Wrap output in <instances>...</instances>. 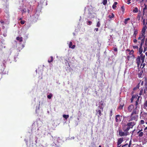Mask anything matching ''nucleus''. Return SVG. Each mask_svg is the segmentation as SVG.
Here are the masks:
<instances>
[{"label":"nucleus","instance_id":"nucleus-24","mask_svg":"<svg viewBox=\"0 0 147 147\" xmlns=\"http://www.w3.org/2000/svg\"><path fill=\"white\" fill-rule=\"evenodd\" d=\"M143 71H140V73L138 74V77L139 78H142L143 77Z\"/></svg>","mask_w":147,"mask_h":147},{"label":"nucleus","instance_id":"nucleus-58","mask_svg":"<svg viewBox=\"0 0 147 147\" xmlns=\"http://www.w3.org/2000/svg\"><path fill=\"white\" fill-rule=\"evenodd\" d=\"M41 123V121H38L37 123H36V124H37V125H38V123ZM38 126V125H37Z\"/></svg>","mask_w":147,"mask_h":147},{"label":"nucleus","instance_id":"nucleus-63","mask_svg":"<svg viewBox=\"0 0 147 147\" xmlns=\"http://www.w3.org/2000/svg\"><path fill=\"white\" fill-rule=\"evenodd\" d=\"M147 126L144 129V130H147Z\"/></svg>","mask_w":147,"mask_h":147},{"label":"nucleus","instance_id":"nucleus-49","mask_svg":"<svg viewBox=\"0 0 147 147\" xmlns=\"http://www.w3.org/2000/svg\"><path fill=\"white\" fill-rule=\"evenodd\" d=\"M143 25L144 26H145V19H144L143 20Z\"/></svg>","mask_w":147,"mask_h":147},{"label":"nucleus","instance_id":"nucleus-13","mask_svg":"<svg viewBox=\"0 0 147 147\" xmlns=\"http://www.w3.org/2000/svg\"><path fill=\"white\" fill-rule=\"evenodd\" d=\"M124 138L123 137L120 138H118V141L117 142V145L119 146L123 141Z\"/></svg>","mask_w":147,"mask_h":147},{"label":"nucleus","instance_id":"nucleus-42","mask_svg":"<svg viewBox=\"0 0 147 147\" xmlns=\"http://www.w3.org/2000/svg\"><path fill=\"white\" fill-rule=\"evenodd\" d=\"M72 42H70L69 43V48H70L72 46Z\"/></svg>","mask_w":147,"mask_h":147},{"label":"nucleus","instance_id":"nucleus-20","mask_svg":"<svg viewBox=\"0 0 147 147\" xmlns=\"http://www.w3.org/2000/svg\"><path fill=\"white\" fill-rule=\"evenodd\" d=\"M144 5H145V7L143 9V15H144V14L146 13L147 14V5H145V4H144Z\"/></svg>","mask_w":147,"mask_h":147},{"label":"nucleus","instance_id":"nucleus-22","mask_svg":"<svg viewBox=\"0 0 147 147\" xmlns=\"http://www.w3.org/2000/svg\"><path fill=\"white\" fill-rule=\"evenodd\" d=\"M138 9L137 7H135L133 10L134 13H137L138 12Z\"/></svg>","mask_w":147,"mask_h":147},{"label":"nucleus","instance_id":"nucleus-5","mask_svg":"<svg viewBox=\"0 0 147 147\" xmlns=\"http://www.w3.org/2000/svg\"><path fill=\"white\" fill-rule=\"evenodd\" d=\"M138 118V115L136 114L131 113V116L127 117V120L129 122L131 121H136Z\"/></svg>","mask_w":147,"mask_h":147},{"label":"nucleus","instance_id":"nucleus-43","mask_svg":"<svg viewBox=\"0 0 147 147\" xmlns=\"http://www.w3.org/2000/svg\"><path fill=\"white\" fill-rule=\"evenodd\" d=\"M39 106H37L36 107V112L37 113V111L39 110Z\"/></svg>","mask_w":147,"mask_h":147},{"label":"nucleus","instance_id":"nucleus-7","mask_svg":"<svg viewBox=\"0 0 147 147\" xmlns=\"http://www.w3.org/2000/svg\"><path fill=\"white\" fill-rule=\"evenodd\" d=\"M119 136L121 137L126 136L129 134L128 132H126L124 131H123L121 130H119Z\"/></svg>","mask_w":147,"mask_h":147},{"label":"nucleus","instance_id":"nucleus-45","mask_svg":"<svg viewBox=\"0 0 147 147\" xmlns=\"http://www.w3.org/2000/svg\"><path fill=\"white\" fill-rule=\"evenodd\" d=\"M112 115V110H111V111H110V118H111Z\"/></svg>","mask_w":147,"mask_h":147},{"label":"nucleus","instance_id":"nucleus-41","mask_svg":"<svg viewBox=\"0 0 147 147\" xmlns=\"http://www.w3.org/2000/svg\"><path fill=\"white\" fill-rule=\"evenodd\" d=\"M133 47L134 49H138V46L137 45L133 46Z\"/></svg>","mask_w":147,"mask_h":147},{"label":"nucleus","instance_id":"nucleus-10","mask_svg":"<svg viewBox=\"0 0 147 147\" xmlns=\"http://www.w3.org/2000/svg\"><path fill=\"white\" fill-rule=\"evenodd\" d=\"M135 124V122L131 121L128 123L126 125V126L127 127H129L130 128H132Z\"/></svg>","mask_w":147,"mask_h":147},{"label":"nucleus","instance_id":"nucleus-15","mask_svg":"<svg viewBox=\"0 0 147 147\" xmlns=\"http://www.w3.org/2000/svg\"><path fill=\"white\" fill-rule=\"evenodd\" d=\"M134 106L133 105H131L129 106L128 107V110L130 112H131L134 109Z\"/></svg>","mask_w":147,"mask_h":147},{"label":"nucleus","instance_id":"nucleus-19","mask_svg":"<svg viewBox=\"0 0 147 147\" xmlns=\"http://www.w3.org/2000/svg\"><path fill=\"white\" fill-rule=\"evenodd\" d=\"M103 109H96V111L97 112V113H98L99 116L101 115V112L103 111Z\"/></svg>","mask_w":147,"mask_h":147},{"label":"nucleus","instance_id":"nucleus-52","mask_svg":"<svg viewBox=\"0 0 147 147\" xmlns=\"http://www.w3.org/2000/svg\"><path fill=\"white\" fill-rule=\"evenodd\" d=\"M140 122H141V124H143L144 123V121L143 120H141V121Z\"/></svg>","mask_w":147,"mask_h":147},{"label":"nucleus","instance_id":"nucleus-32","mask_svg":"<svg viewBox=\"0 0 147 147\" xmlns=\"http://www.w3.org/2000/svg\"><path fill=\"white\" fill-rule=\"evenodd\" d=\"M139 84H140L139 83L138 84V85H137L134 88L133 90H135L139 88Z\"/></svg>","mask_w":147,"mask_h":147},{"label":"nucleus","instance_id":"nucleus-26","mask_svg":"<svg viewBox=\"0 0 147 147\" xmlns=\"http://www.w3.org/2000/svg\"><path fill=\"white\" fill-rule=\"evenodd\" d=\"M138 136L140 137H142L143 136V133L142 132H140V130L138 132Z\"/></svg>","mask_w":147,"mask_h":147},{"label":"nucleus","instance_id":"nucleus-34","mask_svg":"<svg viewBox=\"0 0 147 147\" xmlns=\"http://www.w3.org/2000/svg\"><path fill=\"white\" fill-rule=\"evenodd\" d=\"M51 60H50L49 59H48V61L49 63H50L51 62H52L53 61V57L52 56H51Z\"/></svg>","mask_w":147,"mask_h":147},{"label":"nucleus","instance_id":"nucleus-39","mask_svg":"<svg viewBox=\"0 0 147 147\" xmlns=\"http://www.w3.org/2000/svg\"><path fill=\"white\" fill-rule=\"evenodd\" d=\"M100 25V23L99 21H98L96 25V26L97 27H99Z\"/></svg>","mask_w":147,"mask_h":147},{"label":"nucleus","instance_id":"nucleus-4","mask_svg":"<svg viewBox=\"0 0 147 147\" xmlns=\"http://www.w3.org/2000/svg\"><path fill=\"white\" fill-rule=\"evenodd\" d=\"M40 13V12L39 11L35 10L34 11L31 16L32 19L33 21L36 22L38 18Z\"/></svg>","mask_w":147,"mask_h":147},{"label":"nucleus","instance_id":"nucleus-33","mask_svg":"<svg viewBox=\"0 0 147 147\" xmlns=\"http://www.w3.org/2000/svg\"><path fill=\"white\" fill-rule=\"evenodd\" d=\"M143 92V90L142 88L140 89V92L139 93V94L140 96L142 95Z\"/></svg>","mask_w":147,"mask_h":147},{"label":"nucleus","instance_id":"nucleus-16","mask_svg":"<svg viewBox=\"0 0 147 147\" xmlns=\"http://www.w3.org/2000/svg\"><path fill=\"white\" fill-rule=\"evenodd\" d=\"M130 129L129 127H127L126 126V125L123 127V131L126 132H128V131Z\"/></svg>","mask_w":147,"mask_h":147},{"label":"nucleus","instance_id":"nucleus-27","mask_svg":"<svg viewBox=\"0 0 147 147\" xmlns=\"http://www.w3.org/2000/svg\"><path fill=\"white\" fill-rule=\"evenodd\" d=\"M53 96V94L51 93H50L49 94L47 95V97L48 98L50 99Z\"/></svg>","mask_w":147,"mask_h":147},{"label":"nucleus","instance_id":"nucleus-62","mask_svg":"<svg viewBox=\"0 0 147 147\" xmlns=\"http://www.w3.org/2000/svg\"><path fill=\"white\" fill-rule=\"evenodd\" d=\"M145 26H147V19H146V23L145 24Z\"/></svg>","mask_w":147,"mask_h":147},{"label":"nucleus","instance_id":"nucleus-21","mask_svg":"<svg viewBox=\"0 0 147 147\" xmlns=\"http://www.w3.org/2000/svg\"><path fill=\"white\" fill-rule=\"evenodd\" d=\"M138 33V30L137 29H134V33L133 36L135 38L136 35Z\"/></svg>","mask_w":147,"mask_h":147},{"label":"nucleus","instance_id":"nucleus-44","mask_svg":"<svg viewBox=\"0 0 147 147\" xmlns=\"http://www.w3.org/2000/svg\"><path fill=\"white\" fill-rule=\"evenodd\" d=\"M18 53L17 54L16 56H15L14 57V60L15 62H16V58H17V56H18Z\"/></svg>","mask_w":147,"mask_h":147},{"label":"nucleus","instance_id":"nucleus-6","mask_svg":"<svg viewBox=\"0 0 147 147\" xmlns=\"http://www.w3.org/2000/svg\"><path fill=\"white\" fill-rule=\"evenodd\" d=\"M88 7H87V8H85V9L86 10L87 9L89 11V16L90 18H94V17L96 16V14L94 13H92L91 12V11L90 10L88 9ZM90 10H91V8L90 9Z\"/></svg>","mask_w":147,"mask_h":147},{"label":"nucleus","instance_id":"nucleus-12","mask_svg":"<svg viewBox=\"0 0 147 147\" xmlns=\"http://www.w3.org/2000/svg\"><path fill=\"white\" fill-rule=\"evenodd\" d=\"M103 105V102L102 101H100L98 103L97 109H103V107H102Z\"/></svg>","mask_w":147,"mask_h":147},{"label":"nucleus","instance_id":"nucleus-60","mask_svg":"<svg viewBox=\"0 0 147 147\" xmlns=\"http://www.w3.org/2000/svg\"><path fill=\"white\" fill-rule=\"evenodd\" d=\"M145 63H143V64L142 67V68H143L144 67V66H145Z\"/></svg>","mask_w":147,"mask_h":147},{"label":"nucleus","instance_id":"nucleus-48","mask_svg":"<svg viewBox=\"0 0 147 147\" xmlns=\"http://www.w3.org/2000/svg\"><path fill=\"white\" fill-rule=\"evenodd\" d=\"M145 107H147V101H146L144 104Z\"/></svg>","mask_w":147,"mask_h":147},{"label":"nucleus","instance_id":"nucleus-38","mask_svg":"<svg viewBox=\"0 0 147 147\" xmlns=\"http://www.w3.org/2000/svg\"><path fill=\"white\" fill-rule=\"evenodd\" d=\"M144 93L147 95V86L145 87L144 90Z\"/></svg>","mask_w":147,"mask_h":147},{"label":"nucleus","instance_id":"nucleus-28","mask_svg":"<svg viewBox=\"0 0 147 147\" xmlns=\"http://www.w3.org/2000/svg\"><path fill=\"white\" fill-rule=\"evenodd\" d=\"M63 118H64L65 119H67V118L69 117V115H63Z\"/></svg>","mask_w":147,"mask_h":147},{"label":"nucleus","instance_id":"nucleus-40","mask_svg":"<svg viewBox=\"0 0 147 147\" xmlns=\"http://www.w3.org/2000/svg\"><path fill=\"white\" fill-rule=\"evenodd\" d=\"M121 9L122 10V13H124V11H125V8L123 6L121 7Z\"/></svg>","mask_w":147,"mask_h":147},{"label":"nucleus","instance_id":"nucleus-53","mask_svg":"<svg viewBox=\"0 0 147 147\" xmlns=\"http://www.w3.org/2000/svg\"><path fill=\"white\" fill-rule=\"evenodd\" d=\"M45 1V0H41L40 1V3L42 4Z\"/></svg>","mask_w":147,"mask_h":147},{"label":"nucleus","instance_id":"nucleus-35","mask_svg":"<svg viewBox=\"0 0 147 147\" xmlns=\"http://www.w3.org/2000/svg\"><path fill=\"white\" fill-rule=\"evenodd\" d=\"M87 24L88 25H90L92 24V22L91 21L88 20L87 22Z\"/></svg>","mask_w":147,"mask_h":147},{"label":"nucleus","instance_id":"nucleus-57","mask_svg":"<svg viewBox=\"0 0 147 147\" xmlns=\"http://www.w3.org/2000/svg\"><path fill=\"white\" fill-rule=\"evenodd\" d=\"M114 51H117V48H115L114 49Z\"/></svg>","mask_w":147,"mask_h":147},{"label":"nucleus","instance_id":"nucleus-11","mask_svg":"<svg viewBox=\"0 0 147 147\" xmlns=\"http://www.w3.org/2000/svg\"><path fill=\"white\" fill-rule=\"evenodd\" d=\"M136 106L135 108L133 109V111L131 113L137 115L139 112L138 109L139 108V107L138 106Z\"/></svg>","mask_w":147,"mask_h":147},{"label":"nucleus","instance_id":"nucleus-50","mask_svg":"<svg viewBox=\"0 0 147 147\" xmlns=\"http://www.w3.org/2000/svg\"><path fill=\"white\" fill-rule=\"evenodd\" d=\"M75 45H73L70 48L72 49H74L75 48Z\"/></svg>","mask_w":147,"mask_h":147},{"label":"nucleus","instance_id":"nucleus-37","mask_svg":"<svg viewBox=\"0 0 147 147\" xmlns=\"http://www.w3.org/2000/svg\"><path fill=\"white\" fill-rule=\"evenodd\" d=\"M107 0H103L102 3L104 5H105L107 4Z\"/></svg>","mask_w":147,"mask_h":147},{"label":"nucleus","instance_id":"nucleus-9","mask_svg":"<svg viewBox=\"0 0 147 147\" xmlns=\"http://www.w3.org/2000/svg\"><path fill=\"white\" fill-rule=\"evenodd\" d=\"M142 98L140 96H139L137 98V100L136 102L135 106H138L139 104H140L141 102Z\"/></svg>","mask_w":147,"mask_h":147},{"label":"nucleus","instance_id":"nucleus-36","mask_svg":"<svg viewBox=\"0 0 147 147\" xmlns=\"http://www.w3.org/2000/svg\"><path fill=\"white\" fill-rule=\"evenodd\" d=\"M124 105V104H123V105H120L119 107V109L120 110L122 109Z\"/></svg>","mask_w":147,"mask_h":147},{"label":"nucleus","instance_id":"nucleus-47","mask_svg":"<svg viewBox=\"0 0 147 147\" xmlns=\"http://www.w3.org/2000/svg\"><path fill=\"white\" fill-rule=\"evenodd\" d=\"M131 140H130V141H129V144L128 145V147H130V146H131Z\"/></svg>","mask_w":147,"mask_h":147},{"label":"nucleus","instance_id":"nucleus-8","mask_svg":"<svg viewBox=\"0 0 147 147\" xmlns=\"http://www.w3.org/2000/svg\"><path fill=\"white\" fill-rule=\"evenodd\" d=\"M122 116L120 115H117L115 116V121L117 122H119L121 121Z\"/></svg>","mask_w":147,"mask_h":147},{"label":"nucleus","instance_id":"nucleus-46","mask_svg":"<svg viewBox=\"0 0 147 147\" xmlns=\"http://www.w3.org/2000/svg\"><path fill=\"white\" fill-rule=\"evenodd\" d=\"M138 40H137L136 39H134L133 40V42L134 43H136V42H138Z\"/></svg>","mask_w":147,"mask_h":147},{"label":"nucleus","instance_id":"nucleus-14","mask_svg":"<svg viewBox=\"0 0 147 147\" xmlns=\"http://www.w3.org/2000/svg\"><path fill=\"white\" fill-rule=\"evenodd\" d=\"M142 16V14L139 12L138 13L136 18V20L139 22L140 21V18Z\"/></svg>","mask_w":147,"mask_h":147},{"label":"nucleus","instance_id":"nucleus-59","mask_svg":"<svg viewBox=\"0 0 147 147\" xmlns=\"http://www.w3.org/2000/svg\"><path fill=\"white\" fill-rule=\"evenodd\" d=\"M1 45H2L1 44H0V50H1V49L2 48V47H1Z\"/></svg>","mask_w":147,"mask_h":147},{"label":"nucleus","instance_id":"nucleus-23","mask_svg":"<svg viewBox=\"0 0 147 147\" xmlns=\"http://www.w3.org/2000/svg\"><path fill=\"white\" fill-rule=\"evenodd\" d=\"M117 2H115L113 4L112 6V8L113 9H115L116 7V5L117 4Z\"/></svg>","mask_w":147,"mask_h":147},{"label":"nucleus","instance_id":"nucleus-2","mask_svg":"<svg viewBox=\"0 0 147 147\" xmlns=\"http://www.w3.org/2000/svg\"><path fill=\"white\" fill-rule=\"evenodd\" d=\"M51 139L53 142V143L51 144V145L52 146H54L55 147H59L61 145V140L59 137H54L53 138L52 136Z\"/></svg>","mask_w":147,"mask_h":147},{"label":"nucleus","instance_id":"nucleus-1","mask_svg":"<svg viewBox=\"0 0 147 147\" xmlns=\"http://www.w3.org/2000/svg\"><path fill=\"white\" fill-rule=\"evenodd\" d=\"M138 42L140 44L139 52L140 56H138L136 59L138 67L141 68L144 62L145 55L142 53L143 46L144 48V53L147 51V38H145V34H141L139 35L138 38Z\"/></svg>","mask_w":147,"mask_h":147},{"label":"nucleus","instance_id":"nucleus-31","mask_svg":"<svg viewBox=\"0 0 147 147\" xmlns=\"http://www.w3.org/2000/svg\"><path fill=\"white\" fill-rule=\"evenodd\" d=\"M115 16L114 15L113 13H112L111 15H109V18L110 19H112Z\"/></svg>","mask_w":147,"mask_h":147},{"label":"nucleus","instance_id":"nucleus-30","mask_svg":"<svg viewBox=\"0 0 147 147\" xmlns=\"http://www.w3.org/2000/svg\"><path fill=\"white\" fill-rule=\"evenodd\" d=\"M130 20V18H127L125 19V20L124 23L125 24H126L127 23V21Z\"/></svg>","mask_w":147,"mask_h":147},{"label":"nucleus","instance_id":"nucleus-54","mask_svg":"<svg viewBox=\"0 0 147 147\" xmlns=\"http://www.w3.org/2000/svg\"><path fill=\"white\" fill-rule=\"evenodd\" d=\"M3 36H4V37H6L7 36V35L6 33H4L3 34Z\"/></svg>","mask_w":147,"mask_h":147},{"label":"nucleus","instance_id":"nucleus-51","mask_svg":"<svg viewBox=\"0 0 147 147\" xmlns=\"http://www.w3.org/2000/svg\"><path fill=\"white\" fill-rule=\"evenodd\" d=\"M21 23L22 24H24V23H25V21L24 20H21Z\"/></svg>","mask_w":147,"mask_h":147},{"label":"nucleus","instance_id":"nucleus-25","mask_svg":"<svg viewBox=\"0 0 147 147\" xmlns=\"http://www.w3.org/2000/svg\"><path fill=\"white\" fill-rule=\"evenodd\" d=\"M16 40L18 41H19L20 42H21L22 41V39L21 37H17L16 38Z\"/></svg>","mask_w":147,"mask_h":147},{"label":"nucleus","instance_id":"nucleus-56","mask_svg":"<svg viewBox=\"0 0 147 147\" xmlns=\"http://www.w3.org/2000/svg\"><path fill=\"white\" fill-rule=\"evenodd\" d=\"M98 28H95V29H94V31H95L96 32L98 31Z\"/></svg>","mask_w":147,"mask_h":147},{"label":"nucleus","instance_id":"nucleus-29","mask_svg":"<svg viewBox=\"0 0 147 147\" xmlns=\"http://www.w3.org/2000/svg\"><path fill=\"white\" fill-rule=\"evenodd\" d=\"M127 51L129 52V53L130 55L134 53V51L133 50H132L131 51H130L129 49H127Z\"/></svg>","mask_w":147,"mask_h":147},{"label":"nucleus","instance_id":"nucleus-17","mask_svg":"<svg viewBox=\"0 0 147 147\" xmlns=\"http://www.w3.org/2000/svg\"><path fill=\"white\" fill-rule=\"evenodd\" d=\"M137 96L136 95H132L130 100L131 102L132 103L134 100L136 99L137 98Z\"/></svg>","mask_w":147,"mask_h":147},{"label":"nucleus","instance_id":"nucleus-61","mask_svg":"<svg viewBox=\"0 0 147 147\" xmlns=\"http://www.w3.org/2000/svg\"><path fill=\"white\" fill-rule=\"evenodd\" d=\"M131 0H127V2H128L129 3H128V4H129L130 3V2H129V1H130Z\"/></svg>","mask_w":147,"mask_h":147},{"label":"nucleus","instance_id":"nucleus-55","mask_svg":"<svg viewBox=\"0 0 147 147\" xmlns=\"http://www.w3.org/2000/svg\"><path fill=\"white\" fill-rule=\"evenodd\" d=\"M22 12V13L25 12H26V10L25 9H23Z\"/></svg>","mask_w":147,"mask_h":147},{"label":"nucleus","instance_id":"nucleus-18","mask_svg":"<svg viewBox=\"0 0 147 147\" xmlns=\"http://www.w3.org/2000/svg\"><path fill=\"white\" fill-rule=\"evenodd\" d=\"M147 29V26H144L142 30V33L143 34H145V32L146 31V29Z\"/></svg>","mask_w":147,"mask_h":147},{"label":"nucleus","instance_id":"nucleus-3","mask_svg":"<svg viewBox=\"0 0 147 147\" xmlns=\"http://www.w3.org/2000/svg\"><path fill=\"white\" fill-rule=\"evenodd\" d=\"M45 126H42L38 128V135L41 138L44 137L45 135L47 133V131L46 129Z\"/></svg>","mask_w":147,"mask_h":147},{"label":"nucleus","instance_id":"nucleus-64","mask_svg":"<svg viewBox=\"0 0 147 147\" xmlns=\"http://www.w3.org/2000/svg\"><path fill=\"white\" fill-rule=\"evenodd\" d=\"M125 145H123L121 147H125Z\"/></svg>","mask_w":147,"mask_h":147}]
</instances>
